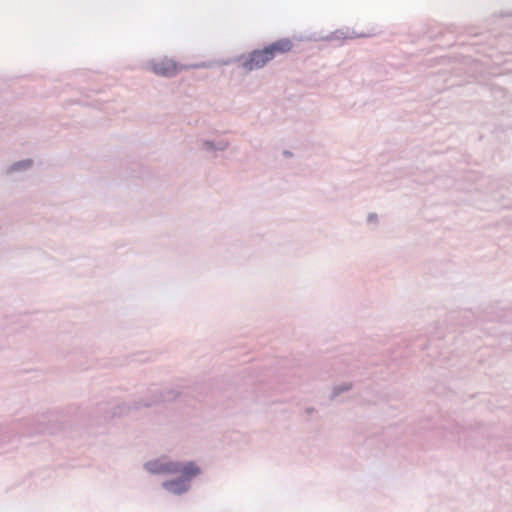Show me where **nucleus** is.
Instances as JSON below:
<instances>
[{
  "mask_svg": "<svg viewBox=\"0 0 512 512\" xmlns=\"http://www.w3.org/2000/svg\"><path fill=\"white\" fill-rule=\"evenodd\" d=\"M271 60L265 47L263 49H254L247 55L242 54L239 57L241 66L248 71L261 69Z\"/></svg>",
  "mask_w": 512,
  "mask_h": 512,
  "instance_id": "1",
  "label": "nucleus"
},
{
  "mask_svg": "<svg viewBox=\"0 0 512 512\" xmlns=\"http://www.w3.org/2000/svg\"><path fill=\"white\" fill-rule=\"evenodd\" d=\"M180 393L174 389H149L146 394L145 408L160 405L165 402L175 401Z\"/></svg>",
  "mask_w": 512,
  "mask_h": 512,
  "instance_id": "2",
  "label": "nucleus"
},
{
  "mask_svg": "<svg viewBox=\"0 0 512 512\" xmlns=\"http://www.w3.org/2000/svg\"><path fill=\"white\" fill-rule=\"evenodd\" d=\"M478 434L480 433L472 428L453 424L447 438L450 441H457L463 443L465 447H469L474 446L473 440Z\"/></svg>",
  "mask_w": 512,
  "mask_h": 512,
  "instance_id": "3",
  "label": "nucleus"
},
{
  "mask_svg": "<svg viewBox=\"0 0 512 512\" xmlns=\"http://www.w3.org/2000/svg\"><path fill=\"white\" fill-rule=\"evenodd\" d=\"M151 71L159 76L172 78L177 75L181 66L174 60L164 59L162 61H152L151 62Z\"/></svg>",
  "mask_w": 512,
  "mask_h": 512,
  "instance_id": "4",
  "label": "nucleus"
},
{
  "mask_svg": "<svg viewBox=\"0 0 512 512\" xmlns=\"http://www.w3.org/2000/svg\"><path fill=\"white\" fill-rule=\"evenodd\" d=\"M28 426L25 430L19 431L20 436H33L35 434H52L54 433L53 427L44 420H33L25 423Z\"/></svg>",
  "mask_w": 512,
  "mask_h": 512,
  "instance_id": "5",
  "label": "nucleus"
},
{
  "mask_svg": "<svg viewBox=\"0 0 512 512\" xmlns=\"http://www.w3.org/2000/svg\"><path fill=\"white\" fill-rule=\"evenodd\" d=\"M162 488L171 494L181 496L190 490L191 484H187L183 479L176 477L162 482Z\"/></svg>",
  "mask_w": 512,
  "mask_h": 512,
  "instance_id": "6",
  "label": "nucleus"
},
{
  "mask_svg": "<svg viewBox=\"0 0 512 512\" xmlns=\"http://www.w3.org/2000/svg\"><path fill=\"white\" fill-rule=\"evenodd\" d=\"M292 47L293 43L289 38H281L265 46L272 60L277 54H285L289 52Z\"/></svg>",
  "mask_w": 512,
  "mask_h": 512,
  "instance_id": "7",
  "label": "nucleus"
},
{
  "mask_svg": "<svg viewBox=\"0 0 512 512\" xmlns=\"http://www.w3.org/2000/svg\"><path fill=\"white\" fill-rule=\"evenodd\" d=\"M202 470L194 461L182 462L179 478L183 479L187 484H191L192 479L201 474Z\"/></svg>",
  "mask_w": 512,
  "mask_h": 512,
  "instance_id": "8",
  "label": "nucleus"
},
{
  "mask_svg": "<svg viewBox=\"0 0 512 512\" xmlns=\"http://www.w3.org/2000/svg\"><path fill=\"white\" fill-rule=\"evenodd\" d=\"M32 165H33V161L31 159H24V160L16 161L6 168L5 173H6V175H12L16 172L26 171L29 168H31Z\"/></svg>",
  "mask_w": 512,
  "mask_h": 512,
  "instance_id": "9",
  "label": "nucleus"
},
{
  "mask_svg": "<svg viewBox=\"0 0 512 512\" xmlns=\"http://www.w3.org/2000/svg\"><path fill=\"white\" fill-rule=\"evenodd\" d=\"M130 412H131V405L129 403L122 402V403H119V404L115 405L111 409L109 415L105 416V419H113V418H116V417L126 416Z\"/></svg>",
  "mask_w": 512,
  "mask_h": 512,
  "instance_id": "10",
  "label": "nucleus"
},
{
  "mask_svg": "<svg viewBox=\"0 0 512 512\" xmlns=\"http://www.w3.org/2000/svg\"><path fill=\"white\" fill-rule=\"evenodd\" d=\"M144 469L153 475L165 474L164 461L160 459L147 461L144 464Z\"/></svg>",
  "mask_w": 512,
  "mask_h": 512,
  "instance_id": "11",
  "label": "nucleus"
},
{
  "mask_svg": "<svg viewBox=\"0 0 512 512\" xmlns=\"http://www.w3.org/2000/svg\"><path fill=\"white\" fill-rule=\"evenodd\" d=\"M197 146L201 151L206 152L208 154L216 155L217 153L214 140L199 139L197 140Z\"/></svg>",
  "mask_w": 512,
  "mask_h": 512,
  "instance_id": "12",
  "label": "nucleus"
},
{
  "mask_svg": "<svg viewBox=\"0 0 512 512\" xmlns=\"http://www.w3.org/2000/svg\"><path fill=\"white\" fill-rule=\"evenodd\" d=\"M353 387L352 382H346L339 385H335L332 389L329 399L331 401L335 400L339 395L344 392L350 391Z\"/></svg>",
  "mask_w": 512,
  "mask_h": 512,
  "instance_id": "13",
  "label": "nucleus"
},
{
  "mask_svg": "<svg viewBox=\"0 0 512 512\" xmlns=\"http://www.w3.org/2000/svg\"><path fill=\"white\" fill-rule=\"evenodd\" d=\"M182 461H164L165 474H179Z\"/></svg>",
  "mask_w": 512,
  "mask_h": 512,
  "instance_id": "14",
  "label": "nucleus"
},
{
  "mask_svg": "<svg viewBox=\"0 0 512 512\" xmlns=\"http://www.w3.org/2000/svg\"><path fill=\"white\" fill-rule=\"evenodd\" d=\"M347 38H348V36L341 29L334 31L333 33H331V35L329 37H327L328 40H342V39H347Z\"/></svg>",
  "mask_w": 512,
  "mask_h": 512,
  "instance_id": "15",
  "label": "nucleus"
},
{
  "mask_svg": "<svg viewBox=\"0 0 512 512\" xmlns=\"http://www.w3.org/2000/svg\"><path fill=\"white\" fill-rule=\"evenodd\" d=\"M230 143L226 139H219L215 141L216 152L225 151L229 147Z\"/></svg>",
  "mask_w": 512,
  "mask_h": 512,
  "instance_id": "16",
  "label": "nucleus"
},
{
  "mask_svg": "<svg viewBox=\"0 0 512 512\" xmlns=\"http://www.w3.org/2000/svg\"><path fill=\"white\" fill-rule=\"evenodd\" d=\"M129 404L131 405V411L132 410H139L141 408H145L146 400L132 401Z\"/></svg>",
  "mask_w": 512,
  "mask_h": 512,
  "instance_id": "17",
  "label": "nucleus"
},
{
  "mask_svg": "<svg viewBox=\"0 0 512 512\" xmlns=\"http://www.w3.org/2000/svg\"><path fill=\"white\" fill-rule=\"evenodd\" d=\"M347 367L344 370H340L339 373H351L354 369H357L358 366L356 365H350L349 363H346Z\"/></svg>",
  "mask_w": 512,
  "mask_h": 512,
  "instance_id": "18",
  "label": "nucleus"
},
{
  "mask_svg": "<svg viewBox=\"0 0 512 512\" xmlns=\"http://www.w3.org/2000/svg\"><path fill=\"white\" fill-rule=\"evenodd\" d=\"M9 442L8 436L6 433H3L2 427L0 426V444Z\"/></svg>",
  "mask_w": 512,
  "mask_h": 512,
  "instance_id": "19",
  "label": "nucleus"
},
{
  "mask_svg": "<svg viewBox=\"0 0 512 512\" xmlns=\"http://www.w3.org/2000/svg\"><path fill=\"white\" fill-rule=\"evenodd\" d=\"M485 320H488V321H493V320L502 321V318H501V316H486Z\"/></svg>",
  "mask_w": 512,
  "mask_h": 512,
  "instance_id": "20",
  "label": "nucleus"
},
{
  "mask_svg": "<svg viewBox=\"0 0 512 512\" xmlns=\"http://www.w3.org/2000/svg\"><path fill=\"white\" fill-rule=\"evenodd\" d=\"M316 410L314 407H307L305 409V412L308 414V415H311L312 413H314Z\"/></svg>",
  "mask_w": 512,
  "mask_h": 512,
  "instance_id": "21",
  "label": "nucleus"
},
{
  "mask_svg": "<svg viewBox=\"0 0 512 512\" xmlns=\"http://www.w3.org/2000/svg\"><path fill=\"white\" fill-rule=\"evenodd\" d=\"M283 156L289 158V157H292L293 156V153L289 150H284L283 151Z\"/></svg>",
  "mask_w": 512,
  "mask_h": 512,
  "instance_id": "22",
  "label": "nucleus"
},
{
  "mask_svg": "<svg viewBox=\"0 0 512 512\" xmlns=\"http://www.w3.org/2000/svg\"><path fill=\"white\" fill-rule=\"evenodd\" d=\"M376 218H377V215H376V214H374V213H370V214L368 215V221H369V222H371V221L375 220Z\"/></svg>",
  "mask_w": 512,
  "mask_h": 512,
  "instance_id": "23",
  "label": "nucleus"
},
{
  "mask_svg": "<svg viewBox=\"0 0 512 512\" xmlns=\"http://www.w3.org/2000/svg\"><path fill=\"white\" fill-rule=\"evenodd\" d=\"M135 361L137 362H140V363H144L147 361V358H144V357H138L137 359H135Z\"/></svg>",
  "mask_w": 512,
  "mask_h": 512,
  "instance_id": "24",
  "label": "nucleus"
}]
</instances>
